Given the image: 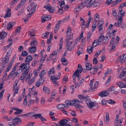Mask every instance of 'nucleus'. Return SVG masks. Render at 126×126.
I'll return each instance as SVG.
<instances>
[{
	"label": "nucleus",
	"mask_w": 126,
	"mask_h": 126,
	"mask_svg": "<svg viewBox=\"0 0 126 126\" xmlns=\"http://www.w3.org/2000/svg\"><path fill=\"white\" fill-rule=\"evenodd\" d=\"M30 63H24L21 64L20 66V68H23L22 70L23 71H29L28 70L30 68Z\"/></svg>",
	"instance_id": "1"
},
{
	"label": "nucleus",
	"mask_w": 126,
	"mask_h": 126,
	"mask_svg": "<svg viewBox=\"0 0 126 126\" xmlns=\"http://www.w3.org/2000/svg\"><path fill=\"white\" fill-rule=\"evenodd\" d=\"M73 41L74 40L72 39L71 40H70V41H68L67 42H66V41H65V42L67 44L66 48L67 50L71 51L74 48L73 45L71 47V48H70V46L72 44L73 42Z\"/></svg>",
	"instance_id": "2"
},
{
	"label": "nucleus",
	"mask_w": 126,
	"mask_h": 126,
	"mask_svg": "<svg viewBox=\"0 0 126 126\" xmlns=\"http://www.w3.org/2000/svg\"><path fill=\"white\" fill-rule=\"evenodd\" d=\"M87 105L88 108L93 110L96 109L98 107V106L97 104H95L94 102H92L91 101L88 103Z\"/></svg>",
	"instance_id": "3"
},
{
	"label": "nucleus",
	"mask_w": 126,
	"mask_h": 126,
	"mask_svg": "<svg viewBox=\"0 0 126 126\" xmlns=\"http://www.w3.org/2000/svg\"><path fill=\"white\" fill-rule=\"evenodd\" d=\"M93 83V80H91L90 85V87L91 90L94 91H95V90H96L97 88L98 87L99 83L98 82V81L96 82L94 84L93 88L92 87Z\"/></svg>",
	"instance_id": "4"
},
{
	"label": "nucleus",
	"mask_w": 126,
	"mask_h": 126,
	"mask_svg": "<svg viewBox=\"0 0 126 126\" xmlns=\"http://www.w3.org/2000/svg\"><path fill=\"white\" fill-rule=\"evenodd\" d=\"M32 116L35 117L36 118H37V117H38L40 119L42 122H45L46 121V119L42 117V115L40 114H34L32 115Z\"/></svg>",
	"instance_id": "5"
},
{
	"label": "nucleus",
	"mask_w": 126,
	"mask_h": 126,
	"mask_svg": "<svg viewBox=\"0 0 126 126\" xmlns=\"http://www.w3.org/2000/svg\"><path fill=\"white\" fill-rule=\"evenodd\" d=\"M68 121L66 119H64L61 120L59 124V126H66L67 123L68 122Z\"/></svg>",
	"instance_id": "6"
},
{
	"label": "nucleus",
	"mask_w": 126,
	"mask_h": 126,
	"mask_svg": "<svg viewBox=\"0 0 126 126\" xmlns=\"http://www.w3.org/2000/svg\"><path fill=\"white\" fill-rule=\"evenodd\" d=\"M44 7L47 9H48L49 11L51 12H52L54 11V9H52V7L50 4H47L44 6Z\"/></svg>",
	"instance_id": "7"
},
{
	"label": "nucleus",
	"mask_w": 126,
	"mask_h": 126,
	"mask_svg": "<svg viewBox=\"0 0 126 126\" xmlns=\"http://www.w3.org/2000/svg\"><path fill=\"white\" fill-rule=\"evenodd\" d=\"M109 93L107 91H103L98 94L101 97H105L109 95Z\"/></svg>",
	"instance_id": "8"
},
{
	"label": "nucleus",
	"mask_w": 126,
	"mask_h": 126,
	"mask_svg": "<svg viewBox=\"0 0 126 126\" xmlns=\"http://www.w3.org/2000/svg\"><path fill=\"white\" fill-rule=\"evenodd\" d=\"M61 21L58 22L56 24L55 26L54 30V32L55 33H56L58 32V31L60 27V26L61 24Z\"/></svg>",
	"instance_id": "9"
},
{
	"label": "nucleus",
	"mask_w": 126,
	"mask_h": 126,
	"mask_svg": "<svg viewBox=\"0 0 126 126\" xmlns=\"http://www.w3.org/2000/svg\"><path fill=\"white\" fill-rule=\"evenodd\" d=\"M11 9L9 8L7 10L6 13L4 18L9 17L11 16Z\"/></svg>",
	"instance_id": "10"
},
{
	"label": "nucleus",
	"mask_w": 126,
	"mask_h": 126,
	"mask_svg": "<svg viewBox=\"0 0 126 126\" xmlns=\"http://www.w3.org/2000/svg\"><path fill=\"white\" fill-rule=\"evenodd\" d=\"M117 84L118 85L120 88H126V83H122L121 82H118Z\"/></svg>",
	"instance_id": "11"
},
{
	"label": "nucleus",
	"mask_w": 126,
	"mask_h": 126,
	"mask_svg": "<svg viewBox=\"0 0 126 126\" xmlns=\"http://www.w3.org/2000/svg\"><path fill=\"white\" fill-rule=\"evenodd\" d=\"M43 90L45 93L47 94H50V90L46 86H44L43 88Z\"/></svg>",
	"instance_id": "12"
},
{
	"label": "nucleus",
	"mask_w": 126,
	"mask_h": 126,
	"mask_svg": "<svg viewBox=\"0 0 126 126\" xmlns=\"http://www.w3.org/2000/svg\"><path fill=\"white\" fill-rule=\"evenodd\" d=\"M126 76V70L125 69L121 72V74L119 76L118 78L121 79L122 77H125Z\"/></svg>",
	"instance_id": "13"
},
{
	"label": "nucleus",
	"mask_w": 126,
	"mask_h": 126,
	"mask_svg": "<svg viewBox=\"0 0 126 126\" xmlns=\"http://www.w3.org/2000/svg\"><path fill=\"white\" fill-rule=\"evenodd\" d=\"M82 101H80L77 99H75L74 100H73L72 102H73V106H74L75 107L76 105H78L80 103H82Z\"/></svg>",
	"instance_id": "14"
},
{
	"label": "nucleus",
	"mask_w": 126,
	"mask_h": 126,
	"mask_svg": "<svg viewBox=\"0 0 126 126\" xmlns=\"http://www.w3.org/2000/svg\"><path fill=\"white\" fill-rule=\"evenodd\" d=\"M13 122L15 124H17L19 123H21V120L20 118L16 117L13 120Z\"/></svg>",
	"instance_id": "15"
},
{
	"label": "nucleus",
	"mask_w": 126,
	"mask_h": 126,
	"mask_svg": "<svg viewBox=\"0 0 126 126\" xmlns=\"http://www.w3.org/2000/svg\"><path fill=\"white\" fill-rule=\"evenodd\" d=\"M36 47H33L30 48L29 50V51L31 53H34L36 50Z\"/></svg>",
	"instance_id": "16"
},
{
	"label": "nucleus",
	"mask_w": 126,
	"mask_h": 126,
	"mask_svg": "<svg viewBox=\"0 0 126 126\" xmlns=\"http://www.w3.org/2000/svg\"><path fill=\"white\" fill-rule=\"evenodd\" d=\"M7 35V33L4 31H3L0 33V39L1 40L4 38Z\"/></svg>",
	"instance_id": "17"
},
{
	"label": "nucleus",
	"mask_w": 126,
	"mask_h": 126,
	"mask_svg": "<svg viewBox=\"0 0 126 126\" xmlns=\"http://www.w3.org/2000/svg\"><path fill=\"white\" fill-rule=\"evenodd\" d=\"M32 56L31 55H28L26 57L25 62L29 63V62L32 61Z\"/></svg>",
	"instance_id": "18"
},
{
	"label": "nucleus",
	"mask_w": 126,
	"mask_h": 126,
	"mask_svg": "<svg viewBox=\"0 0 126 126\" xmlns=\"http://www.w3.org/2000/svg\"><path fill=\"white\" fill-rule=\"evenodd\" d=\"M104 37V36H101L99 37L98 39L95 40L97 41V42L98 43V45H100L101 42H102Z\"/></svg>",
	"instance_id": "19"
},
{
	"label": "nucleus",
	"mask_w": 126,
	"mask_h": 126,
	"mask_svg": "<svg viewBox=\"0 0 126 126\" xmlns=\"http://www.w3.org/2000/svg\"><path fill=\"white\" fill-rule=\"evenodd\" d=\"M61 61L63 65H68V63L66 59L62 58L61 59Z\"/></svg>",
	"instance_id": "20"
},
{
	"label": "nucleus",
	"mask_w": 126,
	"mask_h": 126,
	"mask_svg": "<svg viewBox=\"0 0 126 126\" xmlns=\"http://www.w3.org/2000/svg\"><path fill=\"white\" fill-rule=\"evenodd\" d=\"M14 23L13 22H10L8 23V25H7V30H9L10 29L12 28V27Z\"/></svg>",
	"instance_id": "21"
},
{
	"label": "nucleus",
	"mask_w": 126,
	"mask_h": 126,
	"mask_svg": "<svg viewBox=\"0 0 126 126\" xmlns=\"http://www.w3.org/2000/svg\"><path fill=\"white\" fill-rule=\"evenodd\" d=\"M92 66V64L89 63H87L85 64V67L86 70H90Z\"/></svg>",
	"instance_id": "22"
},
{
	"label": "nucleus",
	"mask_w": 126,
	"mask_h": 126,
	"mask_svg": "<svg viewBox=\"0 0 126 126\" xmlns=\"http://www.w3.org/2000/svg\"><path fill=\"white\" fill-rule=\"evenodd\" d=\"M18 74L17 72H14L13 71H12L11 74L10 75L13 76V79H15V78L16 77L17 75Z\"/></svg>",
	"instance_id": "23"
},
{
	"label": "nucleus",
	"mask_w": 126,
	"mask_h": 126,
	"mask_svg": "<svg viewBox=\"0 0 126 126\" xmlns=\"http://www.w3.org/2000/svg\"><path fill=\"white\" fill-rule=\"evenodd\" d=\"M14 62H12V61H11L10 62L9 66L7 67V69H6V72H8L10 69L11 68L12 66L13 63Z\"/></svg>",
	"instance_id": "24"
},
{
	"label": "nucleus",
	"mask_w": 126,
	"mask_h": 126,
	"mask_svg": "<svg viewBox=\"0 0 126 126\" xmlns=\"http://www.w3.org/2000/svg\"><path fill=\"white\" fill-rule=\"evenodd\" d=\"M73 34L70 35L68 36L66 39V42H67L68 41H70L73 39Z\"/></svg>",
	"instance_id": "25"
},
{
	"label": "nucleus",
	"mask_w": 126,
	"mask_h": 126,
	"mask_svg": "<svg viewBox=\"0 0 126 126\" xmlns=\"http://www.w3.org/2000/svg\"><path fill=\"white\" fill-rule=\"evenodd\" d=\"M79 99L81 100L80 101H84L88 97V96H83L81 95H78Z\"/></svg>",
	"instance_id": "26"
},
{
	"label": "nucleus",
	"mask_w": 126,
	"mask_h": 126,
	"mask_svg": "<svg viewBox=\"0 0 126 126\" xmlns=\"http://www.w3.org/2000/svg\"><path fill=\"white\" fill-rule=\"evenodd\" d=\"M93 47L89 46L87 48V51L89 53H91L93 50Z\"/></svg>",
	"instance_id": "27"
},
{
	"label": "nucleus",
	"mask_w": 126,
	"mask_h": 126,
	"mask_svg": "<svg viewBox=\"0 0 126 126\" xmlns=\"http://www.w3.org/2000/svg\"><path fill=\"white\" fill-rule=\"evenodd\" d=\"M93 0H87L86 2H87L88 4L87 5V8H89L91 6H92V4H91L92 1H93Z\"/></svg>",
	"instance_id": "28"
},
{
	"label": "nucleus",
	"mask_w": 126,
	"mask_h": 126,
	"mask_svg": "<svg viewBox=\"0 0 126 126\" xmlns=\"http://www.w3.org/2000/svg\"><path fill=\"white\" fill-rule=\"evenodd\" d=\"M110 120V118H109V114L108 113H106L105 122H106L108 124V123H107V122H109Z\"/></svg>",
	"instance_id": "29"
},
{
	"label": "nucleus",
	"mask_w": 126,
	"mask_h": 126,
	"mask_svg": "<svg viewBox=\"0 0 126 126\" xmlns=\"http://www.w3.org/2000/svg\"><path fill=\"white\" fill-rule=\"evenodd\" d=\"M119 58L120 59V62L122 63L124 62L126 60V56L124 58H122V57L121 56H120Z\"/></svg>",
	"instance_id": "30"
},
{
	"label": "nucleus",
	"mask_w": 126,
	"mask_h": 126,
	"mask_svg": "<svg viewBox=\"0 0 126 126\" xmlns=\"http://www.w3.org/2000/svg\"><path fill=\"white\" fill-rule=\"evenodd\" d=\"M37 44V41L36 40L32 41L31 42V45L32 46H36Z\"/></svg>",
	"instance_id": "31"
},
{
	"label": "nucleus",
	"mask_w": 126,
	"mask_h": 126,
	"mask_svg": "<svg viewBox=\"0 0 126 126\" xmlns=\"http://www.w3.org/2000/svg\"><path fill=\"white\" fill-rule=\"evenodd\" d=\"M63 38L62 37L61 38L60 41L59 42V45H60L59 49H61L62 48V46L63 43Z\"/></svg>",
	"instance_id": "32"
},
{
	"label": "nucleus",
	"mask_w": 126,
	"mask_h": 126,
	"mask_svg": "<svg viewBox=\"0 0 126 126\" xmlns=\"http://www.w3.org/2000/svg\"><path fill=\"white\" fill-rule=\"evenodd\" d=\"M82 69H78L76 70L74 73L75 75H79V72H80V73H81L82 72Z\"/></svg>",
	"instance_id": "33"
},
{
	"label": "nucleus",
	"mask_w": 126,
	"mask_h": 126,
	"mask_svg": "<svg viewBox=\"0 0 126 126\" xmlns=\"http://www.w3.org/2000/svg\"><path fill=\"white\" fill-rule=\"evenodd\" d=\"M115 39V38L113 37H112V38L110 41V45H113L114 44V45H115V42H114V40Z\"/></svg>",
	"instance_id": "34"
},
{
	"label": "nucleus",
	"mask_w": 126,
	"mask_h": 126,
	"mask_svg": "<svg viewBox=\"0 0 126 126\" xmlns=\"http://www.w3.org/2000/svg\"><path fill=\"white\" fill-rule=\"evenodd\" d=\"M18 82L17 80L15 81V84H14L13 86V91H14L15 89H18L17 86V84Z\"/></svg>",
	"instance_id": "35"
},
{
	"label": "nucleus",
	"mask_w": 126,
	"mask_h": 126,
	"mask_svg": "<svg viewBox=\"0 0 126 126\" xmlns=\"http://www.w3.org/2000/svg\"><path fill=\"white\" fill-rule=\"evenodd\" d=\"M73 100H67L65 101V103L66 104L69 105L71 106H73V102H72Z\"/></svg>",
	"instance_id": "36"
},
{
	"label": "nucleus",
	"mask_w": 126,
	"mask_h": 126,
	"mask_svg": "<svg viewBox=\"0 0 126 126\" xmlns=\"http://www.w3.org/2000/svg\"><path fill=\"white\" fill-rule=\"evenodd\" d=\"M23 111L22 109H19V110H18L16 111L15 113V114L16 115H18L22 113Z\"/></svg>",
	"instance_id": "37"
},
{
	"label": "nucleus",
	"mask_w": 126,
	"mask_h": 126,
	"mask_svg": "<svg viewBox=\"0 0 126 126\" xmlns=\"http://www.w3.org/2000/svg\"><path fill=\"white\" fill-rule=\"evenodd\" d=\"M47 72V71L46 70H43L40 73V76L41 78L43 77V76Z\"/></svg>",
	"instance_id": "38"
},
{
	"label": "nucleus",
	"mask_w": 126,
	"mask_h": 126,
	"mask_svg": "<svg viewBox=\"0 0 126 126\" xmlns=\"http://www.w3.org/2000/svg\"><path fill=\"white\" fill-rule=\"evenodd\" d=\"M99 18V15L97 14H96L94 17V18L95 20V21L96 22H97Z\"/></svg>",
	"instance_id": "39"
},
{
	"label": "nucleus",
	"mask_w": 126,
	"mask_h": 126,
	"mask_svg": "<svg viewBox=\"0 0 126 126\" xmlns=\"http://www.w3.org/2000/svg\"><path fill=\"white\" fill-rule=\"evenodd\" d=\"M122 0H116L115 2L111 5V7H113L114 5H116L117 4L119 3Z\"/></svg>",
	"instance_id": "40"
},
{
	"label": "nucleus",
	"mask_w": 126,
	"mask_h": 126,
	"mask_svg": "<svg viewBox=\"0 0 126 126\" xmlns=\"http://www.w3.org/2000/svg\"><path fill=\"white\" fill-rule=\"evenodd\" d=\"M9 58H3L1 60V61H3L5 62L6 63L8 61V64L9 62Z\"/></svg>",
	"instance_id": "41"
},
{
	"label": "nucleus",
	"mask_w": 126,
	"mask_h": 126,
	"mask_svg": "<svg viewBox=\"0 0 126 126\" xmlns=\"http://www.w3.org/2000/svg\"><path fill=\"white\" fill-rule=\"evenodd\" d=\"M68 77L67 76H65L63 79V84H65L67 80Z\"/></svg>",
	"instance_id": "42"
},
{
	"label": "nucleus",
	"mask_w": 126,
	"mask_h": 126,
	"mask_svg": "<svg viewBox=\"0 0 126 126\" xmlns=\"http://www.w3.org/2000/svg\"><path fill=\"white\" fill-rule=\"evenodd\" d=\"M83 53V51L82 50V48L79 47V48L77 52V54L78 56H79V55L81 54H82Z\"/></svg>",
	"instance_id": "43"
},
{
	"label": "nucleus",
	"mask_w": 126,
	"mask_h": 126,
	"mask_svg": "<svg viewBox=\"0 0 126 126\" xmlns=\"http://www.w3.org/2000/svg\"><path fill=\"white\" fill-rule=\"evenodd\" d=\"M92 32H89L87 34V41H89L90 39V38L92 34Z\"/></svg>",
	"instance_id": "44"
},
{
	"label": "nucleus",
	"mask_w": 126,
	"mask_h": 126,
	"mask_svg": "<svg viewBox=\"0 0 126 126\" xmlns=\"http://www.w3.org/2000/svg\"><path fill=\"white\" fill-rule=\"evenodd\" d=\"M110 46H111V47L110 48V51H113L115 48V45H114V44L113 45H110Z\"/></svg>",
	"instance_id": "45"
},
{
	"label": "nucleus",
	"mask_w": 126,
	"mask_h": 126,
	"mask_svg": "<svg viewBox=\"0 0 126 126\" xmlns=\"http://www.w3.org/2000/svg\"><path fill=\"white\" fill-rule=\"evenodd\" d=\"M24 5V4H23L21 2L17 5V8H16V10H19V8L21 7Z\"/></svg>",
	"instance_id": "46"
},
{
	"label": "nucleus",
	"mask_w": 126,
	"mask_h": 126,
	"mask_svg": "<svg viewBox=\"0 0 126 126\" xmlns=\"http://www.w3.org/2000/svg\"><path fill=\"white\" fill-rule=\"evenodd\" d=\"M28 55V53L26 51H23L21 53V55L24 57L27 56Z\"/></svg>",
	"instance_id": "47"
},
{
	"label": "nucleus",
	"mask_w": 126,
	"mask_h": 126,
	"mask_svg": "<svg viewBox=\"0 0 126 126\" xmlns=\"http://www.w3.org/2000/svg\"><path fill=\"white\" fill-rule=\"evenodd\" d=\"M101 52V51H98L96 52L95 54L94 55V57H95L96 58L100 54Z\"/></svg>",
	"instance_id": "48"
},
{
	"label": "nucleus",
	"mask_w": 126,
	"mask_h": 126,
	"mask_svg": "<svg viewBox=\"0 0 126 126\" xmlns=\"http://www.w3.org/2000/svg\"><path fill=\"white\" fill-rule=\"evenodd\" d=\"M112 14L114 17L116 18L117 17V14L116 10H113Z\"/></svg>",
	"instance_id": "49"
},
{
	"label": "nucleus",
	"mask_w": 126,
	"mask_h": 126,
	"mask_svg": "<svg viewBox=\"0 0 126 126\" xmlns=\"http://www.w3.org/2000/svg\"><path fill=\"white\" fill-rule=\"evenodd\" d=\"M49 32H47V33H44L42 35V37L44 38H47V35H49Z\"/></svg>",
	"instance_id": "50"
},
{
	"label": "nucleus",
	"mask_w": 126,
	"mask_h": 126,
	"mask_svg": "<svg viewBox=\"0 0 126 126\" xmlns=\"http://www.w3.org/2000/svg\"><path fill=\"white\" fill-rule=\"evenodd\" d=\"M97 45H98V43L97 42V41L95 40L93 43L92 47H95Z\"/></svg>",
	"instance_id": "51"
},
{
	"label": "nucleus",
	"mask_w": 126,
	"mask_h": 126,
	"mask_svg": "<svg viewBox=\"0 0 126 126\" xmlns=\"http://www.w3.org/2000/svg\"><path fill=\"white\" fill-rule=\"evenodd\" d=\"M59 4L62 7H64V5L65 4L64 1L63 0L62 1L61 3H59Z\"/></svg>",
	"instance_id": "52"
},
{
	"label": "nucleus",
	"mask_w": 126,
	"mask_h": 126,
	"mask_svg": "<svg viewBox=\"0 0 126 126\" xmlns=\"http://www.w3.org/2000/svg\"><path fill=\"white\" fill-rule=\"evenodd\" d=\"M108 102L110 104H114L116 103L115 102L111 99L108 100Z\"/></svg>",
	"instance_id": "53"
},
{
	"label": "nucleus",
	"mask_w": 126,
	"mask_h": 126,
	"mask_svg": "<svg viewBox=\"0 0 126 126\" xmlns=\"http://www.w3.org/2000/svg\"><path fill=\"white\" fill-rule=\"evenodd\" d=\"M21 29V26H20L18 27L16 29L15 31V32L17 33H18L20 31Z\"/></svg>",
	"instance_id": "54"
},
{
	"label": "nucleus",
	"mask_w": 126,
	"mask_h": 126,
	"mask_svg": "<svg viewBox=\"0 0 126 126\" xmlns=\"http://www.w3.org/2000/svg\"><path fill=\"white\" fill-rule=\"evenodd\" d=\"M27 10L28 12L33 11L32 7L31 6H29L27 8Z\"/></svg>",
	"instance_id": "55"
},
{
	"label": "nucleus",
	"mask_w": 126,
	"mask_h": 126,
	"mask_svg": "<svg viewBox=\"0 0 126 126\" xmlns=\"http://www.w3.org/2000/svg\"><path fill=\"white\" fill-rule=\"evenodd\" d=\"M94 24L92 25V27L93 29H92V31L93 32L95 30L96 27V23L93 22Z\"/></svg>",
	"instance_id": "56"
},
{
	"label": "nucleus",
	"mask_w": 126,
	"mask_h": 126,
	"mask_svg": "<svg viewBox=\"0 0 126 126\" xmlns=\"http://www.w3.org/2000/svg\"><path fill=\"white\" fill-rule=\"evenodd\" d=\"M7 72H6V71L4 73V75L3 76V77L2 78V79L4 80L5 78L7 77Z\"/></svg>",
	"instance_id": "57"
},
{
	"label": "nucleus",
	"mask_w": 126,
	"mask_h": 126,
	"mask_svg": "<svg viewBox=\"0 0 126 126\" xmlns=\"http://www.w3.org/2000/svg\"><path fill=\"white\" fill-rule=\"evenodd\" d=\"M114 1V0H108L106 1V3L108 5H109L113 2Z\"/></svg>",
	"instance_id": "58"
},
{
	"label": "nucleus",
	"mask_w": 126,
	"mask_h": 126,
	"mask_svg": "<svg viewBox=\"0 0 126 126\" xmlns=\"http://www.w3.org/2000/svg\"><path fill=\"white\" fill-rule=\"evenodd\" d=\"M57 52H56L54 50L52 53L50 55V57H51L52 56H53L55 55H56L57 54Z\"/></svg>",
	"instance_id": "59"
},
{
	"label": "nucleus",
	"mask_w": 126,
	"mask_h": 126,
	"mask_svg": "<svg viewBox=\"0 0 126 126\" xmlns=\"http://www.w3.org/2000/svg\"><path fill=\"white\" fill-rule=\"evenodd\" d=\"M119 37L118 36H117L116 38V39L115 40V46H116L117 45V44L119 42Z\"/></svg>",
	"instance_id": "60"
},
{
	"label": "nucleus",
	"mask_w": 126,
	"mask_h": 126,
	"mask_svg": "<svg viewBox=\"0 0 126 126\" xmlns=\"http://www.w3.org/2000/svg\"><path fill=\"white\" fill-rule=\"evenodd\" d=\"M115 90L114 87V86H112V87H110L108 90V91L110 92L114 91Z\"/></svg>",
	"instance_id": "61"
},
{
	"label": "nucleus",
	"mask_w": 126,
	"mask_h": 126,
	"mask_svg": "<svg viewBox=\"0 0 126 126\" xmlns=\"http://www.w3.org/2000/svg\"><path fill=\"white\" fill-rule=\"evenodd\" d=\"M29 71H26L25 72L22 74V76L23 75V76H25L26 77L27 75L28 74Z\"/></svg>",
	"instance_id": "62"
},
{
	"label": "nucleus",
	"mask_w": 126,
	"mask_h": 126,
	"mask_svg": "<svg viewBox=\"0 0 126 126\" xmlns=\"http://www.w3.org/2000/svg\"><path fill=\"white\" fill-rule=\"evenodd\" d=\"M59 79V78H58L57 77H56L55 76H52V77L51 78V79L54 80H56Z\"/></svg>",
	"instance_id": "63"
},
{
	"label": "nucleus",
	"mask_w": 126,
	"mask_h": 126,
	"mask_svg": "<svg viewBox=\"0 0 126 126\" xmlns=\"http://www.w3.org/2000/svg\"><path fill=\"white\" fill-rule=\"evenodd\" d=\"M2 62H1V63L2 64V66H4L5 67V66H6L8 64V62H7L6 63L5 62L3 61H2Z\"/></svg>",
	"instance_id": "64"
}]
</instances>
